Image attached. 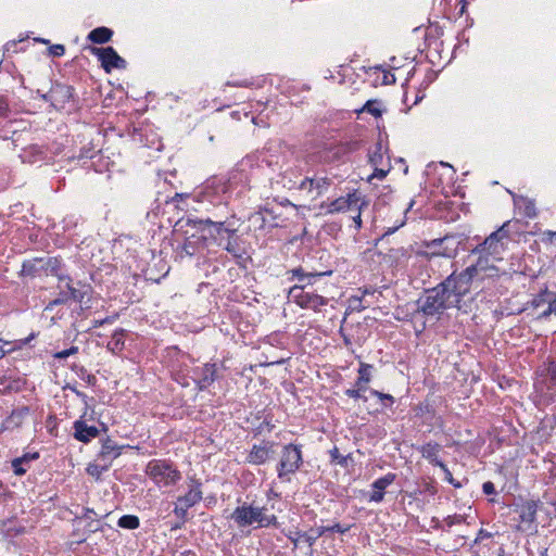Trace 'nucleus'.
<instances>
[{"label":"nucleus","mask_w":556,"mask_h":556,"mask_svg":"<svg viewBox=\"0 0 556 556\" xmlns=\"http://www.w3.org/2000/svg\"><path fill=\"white\" fill-rule=\"evenodd\" d=\"M117 526L123 529L135 530L139 528L140 520L136 515H124L118 519Z\"/></svg>","instance_id":"35"},{"label":"nucleus","mask_w":556,"mask_h":556,"mask_svg":"<svg viewBox=\"0 0 556 556\" xmlns=\"http://www.w3.org/2000/svg\"><path fill=\"white\" fill-rule=\"evenodd\" d=\"M238 503L239 505L233 509L229 518L239 529L278 528V517L270 513L267 505H262L255 500L251 502L238 501Z\"/></svg>","instance_id":"3"},{"label":"nucleus","mask_w":556,"mask_h":556,"mask_svg":"<svg viewBox=\"0 0 556 556\" xmlns=\"http://www.w3.org/2000/svg\"><path fill=\"white\" fill-rule=\"evenodd\" d=\"M514 224L511 220L505 222L495 231L490 233L483 242L478 244L473 250L472 254H485L491 256L493 260H502V254L506 250L508 242L510 241V233Z\"/></svg>","instance_id":"4"},{"label":"nucleus","mask_w":556,"mask_h":556,"mask_svg":"<svg viewBox=\"0 0 556 556\" xmlns=\"http://www.w3.org/2000/svg\"><path fill=\"white\" fill-rule=\"evenodd\" d=\"M247 175L242 170H235L230 173L229 177H212L205 182V190H212L215 194H231L236 191L237 194L243 192L245 188Z\"/></svg>","instance_id":"8"},{"label":"nucleus","mask_w":556,"mask_h":556,"mask_svg":"<svg viewBox=\"0 0 556 556\" xmlns=\"http://www.w3.org/2000/svg\"><path fill=\"white\" fill-rule=\"evenodd\" d=\"M549 477L554 481H556V462L553 464V466L549 469Z\"/></svg>","instance_id":"64"},{"label":"nucleus","mask_w":556,"mask_h":556,"mask_svg":"<svg viewBox=\"0 0 556 556\" xmlns=\"http://www.w3.org/2000/svg\"><path fill=\"white\" fill-rule=\"evenodd\" d=\"M371 395L378 397L384 407H391L394 404V397L391 394L382 393L378 390H370Z\"/></svg>","instance_id":"41"},{"label":"nucleus","mask_w":556,"mask_h":556,"mask_svg":"<svg viewBox=\"0 0 556 556\" xmlns=\"http://www.w3.org/2000/svg\"><path fill=\"white\" fill-rule=\"evenodd\" d=\"M17 46V42L16 41H9L5 43L4 48H5V51L10 52V51H13L15 52V47Z\"/></svg>","instance_id":"63"},{"label":"nucleus","mask_w":556,"mask_h":556,"mask_svg":"<svg viewBox=\"0 0 556 556\" xmlns=\"http://www.w3.org/2000/svg\"><path fill=\"white\" fill-rule=\"evenodd\" d=\"M546 372L549 377L551 383L556 386V361H548L546 364Z\"/></svg>","instance_id":"45"},{"label":"nucleus","mask_w":556,"mask_h":556,"mask_svg":"<svg viewBox=\"0 0 556 556\" xmlns=\"http://www.w3.org/2000/svg\"><path fill=\"white\" fill-rule=\"evenodd\" d=\"M482 491L484 494L486 495H492V494H495V485L493 482L491 481H486L482 484Z\"/></svg>","instance_id":"54"},{"label":"nucleus","mask_w":556,"mask_h":556,"mask_svg":"<svg viewBox=\"0 0 556 556\" xmlns=\"http://www.w3.org/2000/svg\"><path fill=\"white\" fill-rule=\"evenodd\" d=\"M29 414V408L27 406L20 407L14 409L10 416H8L2 422L3 430H13L17 429L22 426L24 419Z\"/></svg>","instance_id":"25"},{"label":"nucleus","mask_w":556,"mask_h":556,"mask_svg":"<svg viewBox=\"0 0 556 556\" xmlns=\"http://www.w3.org/2000/svg\"><path fill=\"white\" fill-rule=\"evenodd\" d=\"M9 111V104L5 99L0 98V117L5 116Z\"/></svg>","instance_id":"58"},{"label":"nucleus","mask_w":556,"mask_h":556,"mask_svg":"<svg viewBox=\"0 0 556 556\" xmlns=\"http://www.w3.org/2000/svg\"><path fill=\"white\" fill-rule=\"evenodd\" d=\"M66 388L70 389L72 392H74L76 394V396L81 399V401L86 404V406L88 405V396L86 393L79 391L78 389H76L75 387H72V386H67Z\"/></svg>","instance_id":"56"},{"label":"nucleus","mask_w":556,"mask_h":556,"mask_svg":"<svg viewBox=\"0 0 556 556\" xmlns=\"http://www.w3.org/2000/svg\"><path fill=\"white\" fill-rule=\"evenodd\" d=\"M90 51L98 58L106 73H111L112 70H125L127 66V62L117 54L113 47H91Z\"/></svg>","instance_id":"14"},{"label":"nucleus","mask_w":556,"mask_h":556,"mask_svg":"<svg viewBox=\"0 0 556 556\" xmlns=\"http://www.w3.org/2000/svg\"><path fill=\"white\" fill-rule=\"evenodd\" d=\"M193 374L197 376L195 383L198 389L205 390L217 379V366L216 364L206 363L201 367H197Z\"/></svg>","instance_id":"20"},{"label":"nucleus","mask_w":556,"mask_h":556,"mask_svg":"<svg viewBox=\"0 0 556 556\" xmlns=\"http://www.w3.org/2000/svg\"><path fill=\"white\" fill-rule=\"evenodd\" d=\"M87 527H88L89 532H97V531L101 530V528L98 525H96L93 520H90L87 523Z\"/></svg>","instance_id":"62"},{"label":"nucleus","mask_w":556,"mask_h":556,"mask_svg":"<svg viewBox=\"0 0 556 556\" xmlns=\"http://www.w3.org/2000/svg\"><path fill=\"white\" fill-rule=\"evenodd\" d=\"M355 149L354 143H329L319 151V159L325 163H336Z\"/></svg>","instance_id":"17"},{"label":"nucleus","mask_w":556,"mask_h":556,"mask_svg":"<svg viewBox=\"0 0 556 556\" xmlns=\"http://www.w3.org/2000/svg\"><path fill=\"white\" fill-rule=\"evenodd\" d=\"M60 282H64L68 291L70 299L76 302H83L85 296L89 293L90 287L83 286L80 289H76L71 285V278L68 276H59Z\"/></svg>","instance_id":"28"},{"label":"nucleus","mask_w":556,"mask_h":556,"mask_svg":"<svg viewBox=\"0 0 556 556\" xmlns=\"http://www.w3.org/2000/svg\"><path fill=\"white\" fill-rule=\"evenodd\" d=\"M65 53L63 45H53L49 48V54L52 56H62Z\"/></svg>","instance_id":"50"},{"label":"nucleus","mask_w":556,"mask_h":556,"mask_svg":"<svg viewBox=\"0 0 556 556\" xmlns=\"http://www.w3.org/2000/svg\"><path fill=\"white\" fill-rule=\"evenodd\" d=\"M282 184L283 187L288 188L289 190H299L312 200L318 198V192L315 190V176H305L304 178L299 179V176L294 175L293 172L286 170L282 175Z\"/></svg>","instance_id":"13"},{"label":"nucleus","mask_w":556,"mask_h":556,"mask_svg":"<svg viewBox=\"0 0 556 556\" xmlns=\"http://www.w3.org/2000/svg\"><path fill=\"white\" fill-rule=\"evenodd\" d=\"M251 219L255 223V224H258L260 225V228H265V216L263 214V212H257L255 213Z\"/></svg>","instance_id":"53"},{"label":"nucleus","mask_w":556,"mask_h":556,"mask_svg":"<svg viewBox=\"0 0 556 556\" xmlns=\"http://www.w3.org/2000/svg\"><path fill=\"white\" fill-rule=\"evenodd\" d=\"M454 273L457 280L469 292L471 283L473 281H482L485 278H493L498 276V268L490 263L488 255L479 254V257L475 264H471L470 266H468L467 268L459 273Z\"/></svg>","instance_id":"6"},{"label":"nucleus","mask_w":556,"mask_h":556,"mask_svg":"<svg viewBox=\"0 0 556 556\" xmlns=\"http://www.w3.org/2000/svg\"><path fill=\"white\" fill-rule=\"evenodd\" d=\"M345 395H348L349 397H352V399H362V394L359 392V390L357 389H348L345 390Z\"/></svg>","instance_id":"57"},{"label":"nucleus","mask_w":556,"mask_h":556,"mask_svg":"<svg viewBox=\"0 0 556 556\" xmlns=\"http://www.w3.org/2000/svg\"><path fill=\"white\" fill-rule=\"evenodd\" d=\"M303 464L301 445L289 443L282 447L280 460L277 464V477L289 482L290 476L295 473Z\"/></svg>","instance_id":"9"},{"label":"nucleus","mask_w":556,"mask_h":556,"mask_svg":"<svg viewBox=\"0 0 556 556\" xmlns=\"http://www.w3.org/2000/svg\"><path fill=\"white\" fill-rule=\"evenodd\" d=\"M207 242L206 232H203L200 236L192 233L187 237L181 245L176 249V254L179 258H184L185 256H193L200 248H204Z\"/></svg>","instance_id":"19"},{"label":"nucleus","mask_w":556,"mask_h":556,"mask_svg":"<svg viewBox=\"0 0 556 556\" xmlns=\"http://www.w3.org/2000/svg\"><path fill=\"white\" fill-rule=\"evenodd\" d=\"M125 329L115 330L106 344V349L115 355L119 354L125 348Z\"/></svg>","instance_id":"29"},{"label":"nucleus","mask_w":556,"mask_h":556,"mask_svg":"<svg viewBox=\"0 0 556 556\" xmlns=\"http://www.w3.org/2000/svg\"><path fill=\"white\" fill-rule=\"evenodd\" d=\"M121 450L122 446L117 445L114 440L108 438L102 442L99 459L112 464V462L121 455Z\"/></svg>","instance_id":"24"},{"label":"nucleus","mask_w":556,"mask_h":556,"mask_svg":"<svg viewBox=\"0 0 556 556\" xmlns=\"http://www.w3.org/2000/svg\"><path fill=\"white\" fill-rule=\"evenodd\" d=\"M113 36V30H111L108 27L101 26L92 29L88 34V40H90L93 43L102 45L106 43L111 40Z\"/></svg>","instance_id":"30"},{"label":"nucleus","mask_w":556,"mask_h":556,"mask_svg":"<svg viewBox=\"0 0 556 556\" xmlns=\"http://www.w3.org/2000/svg\"><path fill=\"white\" fill-rule=\"evenodd\" d=\"M330 457L332 463H337L343 467L348 466V460L350 459V455H342L340 454L338 447H333L330 451Z\"/></svg>","instance_id":"42"},{"label":"nucleus","mask_w":556,"mask_h":556,"mask_svg":"<svg viewBox=\"0 0 556 556\" xmlns=\"http://www.w3.org/2000/svg\"><path fill=\"white\" fill-rule=\"evenodd\" d=\"M375 168L371 178L382 179L387 176L390 170V165L387 163L386 166H372Z\"/></svg>","instance_id":"46"},{"label":"nucleus","mask_w":556,"mask_h":556,"mask_svg":"<svg viewBox=\"0 0 556 556\" xmlns=\"http://www.w3.org/2000/svg\"><path fill=\"white\" fill-rule=\"evenodd\" d=\"M92 515H96L92 508H84V514L81 518L92 520Z\"/></svg>","instance_id":"61"},{"label":"nucleus","mask_w":556,"mask_h":556,"mask_svg":"<svg viewBox=\"0 0 556 556\" xmlns=\"http://www.w3.org/2000/svg\"><path fill=\"white\" fill-rule=\"evenodd\" d=\"M104 464L103 465H99V464H90L87 468V472L94 477L96 479H100L101 475L103 473V471L108 470L109 467L111 466V464L106 463V462H103Z\"/></svg>","instance_id":"38"},{"label":"nucleus","mask_w":556,"mask_h":556,"mask_svg":"<svg viewBox=\"0 0 556 556\" xmlns=\"http://www.w3.org/2000/svg\"><path fill=\"white\" fill-rule=\"evenodd\" d=\"M433 254L445 256V257H453L455 255V251H453V250H443V251L438 250V251H433Z\"/></svg>","instance_id":"59"},{"label":"nucleus","mask_w":556,"mask_h":556,"mask_svg":"<svg viewBox=\"0 0 556 556\" xmlns=\"http://www.w3.org/2000/svg\"><path fill=\"white\" fill-rule=\"evenodd\" d=\"M547 307L539 314L538 318L541 320H546L551 317V315L556 314V307L554 306V302L552 299L546 303Z\"/></svg>","instance_id":"44"},{"label":"nucleus","mask_w":556,"mask_h":556,"mask_svg":"<svg viewBox=\"0 0 556 556\" xmlns=\"http://www.w3.org/2000/svg\"><path fill=\"white\" fill-rule=\"evenodd\" d=\"M61 267L62 261L58 257H36L23 262L21 275L30 278L40 276L41 274L59 277L62 276L60 274Z\"/></svg>","instance_id":"10"},{"label":"nucleus","mask_w":556,"mask_h":556,"mask_svg":"<svg viewBox=\"0 0 556 556\" xmlns=\"http://www.w3.org/2000/svg\"><path fill=\"white\" fill-rule=\"evenodd\" d=\"M51 105L56 110H62L74 98V88L70 85L55 83L49 91Z\"/></svg>","instance_id":"18"},{"label":"nucleus","mask_w":556,"mask_h":556,"mask_svg":"<svg viewBox=\"0 0 556 556\" xmlns=\"http://www.w3.org/2000/svg\"><path fill=\"white\" fill-rule=\"evenodd\" d=\"M188 491L177 497L174 515L186 522L188 520V510L203 500L202 482L195 476L187 479Z\"/></svg>","instance_id":"7"},{"label":"nucleus","mask_w":556,"mask_h":556,"mask_svg":"<svg viewBox=\"0 0 556 556\" xmlns=\"http://www.w3.org/2000/svg\"><path fill=\"white\" fill-rule=\"evenodd\" d=\"M70 299V294H68V291H64V290H61L58 298H55L53 301H51L49 303V305L47 306V308H52L53 306L55 305H61V304H64L66 303Z\"/></svg>","instance_id":"43"},{"label":"nucleus","mask_w":556,"mask_h":556,"mask_svg":"<svg viewBox=\"0 0 556 556\" xmlns=\"http://www.w3.org/2000/svg\"><path fill=\"white\" fill-rule=\"evenodd\" d=\"M23 157H24V161H26L28 163H37V162L45 160L46 153L41 147L34 144V146L28 147L24 151Z\"/></svg>","instance_id":"32"},{"label":"nucleus","mask_w":556,"mask_h":556,"mask_svg":"<svg viewBox=\"0 0 556 556\" xmlns=\"http://www.w3.org/2000/svg\"><path fill=\"white\" fill-rule=\"evenodd\" d=\"M519 513V520L522 523L532 525L536 520L538 502L526 501L517 509Z\"/></svg>","instance_id":"26"},{"label":"nucleus","mask_w":556,"mask_h":556,"mask_svg":"<svg viewBox=\"0 0 556 556\" xmlns=\"http://www.w3.org/2000/svg\"><path fill=\"white\" fill-rule=\"evenodd\" d=\"M551 299V291L547 287L542 289L532 300V305L534 307H540L541 305L547 303Z\"/></svg>","instance_id":"39"},{"label":"nucleus","mask_w":556,"mask_h":556,"mask_svg":"<svg viewBox=\"0 0 556 556\" xmlns=\"http://www.w3.org/2000/svg\"><path fill=\"white\" fill-rule=\"evenodd\" d=\"M363 205H366L365 200H362L359 194L356 192L349 193L348 197H340L326 205L327 213L334 214L339 212L362 210Z\"/></svg>","instance_id":"16"},{"label":"nucleus","mask_w":556,"mask_h":556,"mask_svg":"<svg viewBox=\"0 0 556 556\" xmlns=\"http://www.w3.org/2000/svg\"><path fill=\"white\" fill-rule=\"evenodd\" d=\"M468 291L457 280L455 273L448 275L433 288L426 289L416 301L415 315L439 320L445 311L459 307Z\"/></svg>","instance_id":"1"},{"label":"nucleus","mask_w":556,"mask_h":556,"mask_svg":"<svg viewBox=\"0 0 556 556\" xmlns=\"http://www.w3.org/2000/svg\"><path fill=\"white\" fill-rule=\"evenodd\" d=\"M369 163L371 166H384V154L381 142H377L375 149L369 152Z\"/></svg>","instance_id":"34"},{"label":"nucleus","mask_w":556,"mask_h":556,"mask_svg":"<svg viewBox=\"0 0 556 556\" xmlns=\"http://www.w3.org/2000/svg\"><path fill=\"white\" fill-rule=\"evenodd\" d=\"M74 438L83 443L99 435V429L96 426H88L81 418L74 422Z\"/></svg>","instance_id":"22"},{"label":"nucleus","mask_w":556,"mask_h":556,"mask_svg":"<svg viewBox=\"0 0 556 556\" xmlns=\"http://www.w3.org/2000/svg\"><path fill=\"white\" fill-rule=\"evenodd\" d=\"M275 442L263 441L260 444H253L249 451L244 463L253 466H261L273 458Z\"/></svg>","instance_id":"15"},{"label":"nucleus","mask_w":556,"mask_h":556,"mask_svg":"<svg viewBox=\"0 0 556 556\" xmlns=\"http://www.w3.org/2000/svg\"><path fill=\"white\" fill-rule=\"evenodd\" d=\"M39 457V453H27L22 457H17L12 460V468L16 476H22L26 472L24 465H27L30 460H35Z\"/></svg>","instance_id":"31"},{"label":"nucleus","mask_w":556,"mask_h":556,"mask_svg":"<svg viewBox=\"0 0 556 556\" xmlns=\"http://www.w3.org/2000/svg\"><path fill=\"white\" fill-rule=\"evenodd\" d=\"M144 472L160 489L174 486L181 479V472L167 459L150 460Z\"/></svg>","instance_id":"5"},{"label":"nucleus","mask_w":556,"mask_h":556,"mask_svg":"<svg viewBox=\"0 0 556 556\" xmlns=\"http://www.w3.org/2000/svg\"><path fill=\"white\" fill-rule=\"evenodd\" d=\"M443 472H444V476H445V480L453 484L455 488H460L462 484L459 482H456L452 476V472L448 470L447 466L444 464V467H440Z\"/></svg>","instance_id":"51"},{"label":"nucleus","mask_w":556,"mask_h":556,"mask_svg":"<svg viewBox=\"0 0 556 556\" xmlns=\"http://www.w3.org/2000/svg\"><path fill=\"white\" fill-rule=\"evenodd\" d=\"M306 285H295L289 290V299L303 309L319 312L321 306L328 304V299L315 292L306 291Z\"/></svg>","instance_id":"11"},{"label":"nucleus","mask_w":556,"mask_h":556,"mask_svg":"<svg viewBox=\"0 0 556 556\" xmlns=\"http://www.w3.org/2000/svg\"><path fill=\"white\" fill-rule=\"evenodd\" d=\"M417 450L420 452L421 456L426 458L430 464L444 467V463L439 459V454L441 452V445L437 442H428Z\"/></svg>","instance_id":"23"},{"label":"nucleus","mask_w":556,"mask_h":556,"mask_svg":"<svg viewBox=\"0 0 556 556\" xmlns=\"http://www.w3.org/2000/svg\"><path fill=\"white\" fill-rule=\"evenodd\" d=\"M396 479V475L389 472L383 477L375 480L371 484L372 492L369 495V501L380 503L384 497V490L391 485Z\"/></svg>","instance_id":"21"},{"label":"nucleus","mask_w":556,"mask_h":556,"mask_svg":"<svg viewBox=\"0 0 556 556\" xmlns=\"http://www.w3.org/2000/svg\"><path fill=\"white\" fill-rule=\"evenodd\" d=\"M371 369L372 365L361 363L358 368V379H361V382L369 383L371 380Z\"/></svg>","instance_id":"40"},{"label":"nucleus","mask_w":556,"mask_h":556,"mask_svg":"<svg viewBox=\"0 0 556 556\" xmlns=\"http://www.w3.org/2000/svg\"><path fill=\"white\" fill-rule=\"evenodd\" d=\"M187 226H191L202 232H206L207 241L227 251L237 260H242L247 254L237 229L226 225V222H213L210 218H188Z\"/></svg>","instance_id":"2"},{"label":"nucleus","mask_w":556,"mask_h":556,"mask_svg":"<svg viewBox=\"0 0 556 556\" xmlns=\"http://www.w3.org/2000/svg\"><path fill=\"white\" fill-rule=\"evenodd\" d=\"M350 526H342L340 523H334L331 527H318L315 530L312 529L308 532H302V531H295L290 532L287 538L292 542L293 548H298L300 541H303L308 544L309 547H312L316 541L325 535L327 532H339V533H345L350 530Z\"/></svg>","instance_id":"12"},{"label":"nucleus","mask_w":556,"mask_h":556,"mask_svg":"<svg viewBox=\"0 0 556 556\" xmlns=\"http://www.w3.org/2000/svg\"><path fill=\"white\" fill-rule=\"evenodd\" d=\"M292 274V279H298L300 282L307 279V285H312V279H315L317 277H324V276H330L332 275L331 269L327 270H312V271H305L302 267H296L292 270H290Z\"/></svg>","instance_id":"27"},{"label":"nucleus","mask_w":556,"mask_h":556,"mask_svg":"<svg viewBox=\"0 0 556 556\" xmlns=\"http://www.w3.org/2000/svg\"><path fill=\"white\" fill-rule=\"evenodd\" d=\"M465 518L462 515H452L444 518L443 522L448 527H453L454 525H459L464 522Z\"/></svg>","instance_id":"48"},{"label":"nucleus","mask_w":556,"mask_h":556,"mask_svg":"<svg viewBox=\"0 0 556 556\" xmlns=\"http://www.w3.org/2000/svg\"><path fill=\"white\" fill-rule=\"evenodd\" d=\"M97 151L94 150V148H84L80 152V154L78 155V159L79 160H83V159H93L94 155H96Z\"/></svg>","instance_id":"52"},{"label":"nucleus","mask_w":556,"mask_h":556,"mask_svg":"<svg viewBox=\"0 0 556 556\" xmlns=\"http://www.w3.org/2000/svg\"><path fill=\"white\" fill-rule=\"evenodd\" d=\"M77 352H78V348L77 346H71L70 349L56 352L54 354V357L59 358V359H64V358H67L68 356H71V355L76 354Z\"/></svg>","instance_id":"49"},{"label":"nucleus","mask_w":556,"mask_h":556,"mask_svg":"<svg viewBox=\"0 0 556 556\" xmlns=\"http://www.w3.org/2000/svg\"><path fill=\"white\" fill-rule=\"evenodd\" d=\"M378 104H379V101L378 100H368L364 106L357 111L358 113H362V112H367L369 114H371L372 116L375 117H379L381 116L382 112L381 110L378 108Z\"/></svg>","instance_id":"37"},{"label":"nucleus","mask_w":556,"mask_h":556,"mask_svg":"<svg viewBox=\"0 0 556 556\" xmlns=\"http://www.w3.org/2000/svg\"><path fill=\"white\" fill-rule=\"evenodd\" d=\"M492 536V533L484 530V529H480L476 539H475V543L478 544L480 542H482L484 539H490Z\"/></svg>","instance_id":"55"},{"label":"nucleus","mask_w":556,"mask_h":556,"mask_svg":"<svg viewBox=\"0 0 556 556\" xmlns=\"http://www.w3.org/2000/svg\"><path fill=\"white\" fill-rule=\"evenodd\" d=\"M367 306L363 304V299L359 296H352L350 300V308L353 311L362 312L366 309Z\"/></svg>","instance_id":"47"},{"label":"nucleus","mask_w":556,"mask_h":556,"mask_svg":"<svg viewBox=\"0 0 556 556\" xmlns=\"http://www.w3.org/2000/svg\"><path fill=\"white\" fill-rule=\"evenodd\" d=\"M356 211H357V214L355 216H353V220L355 223V228L358 230L362 228V217H361L362 210H356Z\"/></svg>","instance_id":"60"},{"label":"nucleus","mask_w":556,"mask_h":556,"mask_svg":"<svg viewBox=\"0 0 556 556\" xmlns=\"http://www.w3.org/2000/svg\"><path fill=\"white\" fill-rule=\"evenodd\" d=\"M332 184V180L326 176H315V190L318 192V197L323 195L328 191Z\"/></svg>","instance_id":"36"},{"label":"nucleus","mask_w":556,"mask_h":556,"mask_svg":"<svg viewBox=\"0 0 556 556\" xmlns=\"http://www.w3.org/2000/svg\"><path fill=\"white\" fill-rule=\"evenodd\" d=\"M515 204L522 210L523 215L528 218H534L536 216V207L534 201L520 197L518 200H515Z\"/></svg>","instance_id":"33"}]
</instances>
